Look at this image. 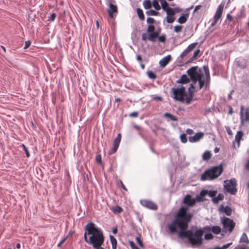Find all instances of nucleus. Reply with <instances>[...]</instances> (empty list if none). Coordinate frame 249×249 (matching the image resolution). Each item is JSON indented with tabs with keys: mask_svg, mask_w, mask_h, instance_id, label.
<instances>
[{
	"mask_svg": "<svg viewBox=\"0 0 249 249\" xmlns=\"http://www.w3.org/2000/svg\"><path fill=\"white\" fill-rule=\"evenodd\" d=\"M187 72L192 82L188 89V93H187L185 88L182 86L173 87L172 91L176 100L189 105L193 100L195 92L204 87L206 89L209 87L211 77L209 68L205 65L202 68L198 66L192 67L188 70Z\"/></svg>",
	"mask_w": 249,
	"mask_h": 249,
	"instance_id": "f257e3e1",
	"label": "nucleus"
},
{
	"mask_svg": "<svg viewBox=\"0 0 249 249\" xmlns=\"http://www.w3.org/2000/svg\"><path fill=\"white\" fill-rule=\"evenodd\" d=\"M187 207H181L178 211L175 218L168 225V229L171 233L177 232L178 227L180 231L178 233L180 238H186L193 247L200 246L203 243L202 236L204 231L201 229L193 232L192 230H187L189 224L193 216V213H188Z\"/></svg>",
	"mask_w": 249,
	"mask_h": 249,
	"instance_id": "f03ea898",
	"label": "nucleus"
},
{
	"mask_svg": "<svg viewBox=\"0 0 249 249\" xmlns=\"http://www.w3.org/2000/svg\"><path fill=\"white\" fill-rule=\"evenodd\" d=\"M84 240L91 245L94 249H104L101 247L104 242V236L101 229L96 227L95 224L90 222L85 227Z\"/></svg>",
	"mask_w": 249,
	"mask_h": 249,
	"instance_id": "7ed1b4c3",
	"label": "nucleus"
},
{
	"mask_svg": "<svg viewBox=\"0 0 249 249\" xmlns=\"http://www.w3.org/2000/svg\"><path fill=\"white\" fill-rule=\"evenodd\" d=\"M223 169L222 165L215 166L211 169L207 170L201 177L202 180L207 179H213L219 176L223 172Z\"/></svg>",
	"mask_w": 249,
	"mask_h": 249,
	"instance_id": "20e7f679",
	"label": "nucleus"
},
{
	"mask_svg": "<svg viewBox=\"0 0 249 249\" xmlns=\"http://www.w3.org/2000/svg\"><path fill=\"white\" fill-rule=\"evenodd\" d=\"M224 183L225 190L231 195H235L237 192L236 179L232 178L230 180H225Z\"/></svg>",
	"mask_w": 249,
	"mask_h": 249,
	"instance_id": "39448f33",
	"label": "nucleus"
},
{
	"mask_svg": "<svg viewBox=\"0 0 249 249\" xmlns=\"http://www.w3.org/2000/svg\"><path fill=\"white\" fill-rule=\"evenodd\" d=\"M240 124L242 126L244 125L245 123L249 122V107L245 109L243 105L240 107Z\"/></svg>",
	"mask_w": 249,
	"mask_h": 249,
	"instance_id": "423d86ee",
	"label": "nucleus"
},
{
	"mask_svg": "<svg viewBox=\"0 0 249 249\" xmlns=\"http://www.w3.org/2000/svg\"><path fill=\"white\" fill-rule=\"evenodd\" d=\"M224 3L221 2L218 6L215 13L214 14V15L213 17V20L211 24V26H214L218 20L221 18L223 11L224 7Z\"/></svg>",
	"mask_w": 249,
	"mask_h": 249,
	"instance_id": "0eeeda50",
	"label": "nucleus"
},
{
	"mask_svg": "<svg viewBox=\"0 0 249 249\" xmlns=\"http://www.w3.org/2000/svg\"><path fill=\"white\" fill-rule=\"evenodd\" d=\"M221 222L224 228L228 229L230 232H231L235 227V223L229 218L224 216L221 218Z\"/></svg>",
	"mask_w": 249,
	"mask_h": 249,
	"instance_id": "6e6552de",
	"label": "nucleus"
},
{
	"mask_svg": "<svg viewBox=\"0 0 249 249\" xmlns=\"http://www.w3.org/2000/svg\"><path fill=\"white\" fill-rule=\"evenodd\" d=\"M140 203L142 206L150 210L155 211L158 208V206L156 203L149 200H141Z\"/></svg>",
	"mask_w": 249,
	"mask_h": 249,
	"instance_id": "1a4fd4ad",
	"label": "nucleus"
},
{
	"mask_svg": "<svg viewBox=\"0 0 249 249\" xmlns=\"http://www.w3.org/2000/svg\"><path fill=\"white\" fill-rule=\"evenodd\" d=\"M115 1L114 0H112L108 1V8L107 9V11L109 15V17L112 18H113V14L117 13L118 9L116 5H114L113 3H115Z\"/></svg>",
	"mask_w": 249,
	"mask_h": 249,
	"instance_id": "9d476101",
	"label": "nucleus"
},
{
	"mask_svg": "<svg viewBox=\"0 0 249 249\" xmlns=\"http://www.w3.org/2000/svg\"><path fill=\"white\" fill-rule=\"evenodd\" d=\"M121 137H122L121 134L120 133H119L118 134L117 136L116 137V138L114 139V140L113 141V147L108 152L109 155H111V154L114 153L115 152H116V151H117V150L118 149V148L119 147V144H120L121 139Z\"/></svg>",
	"mask_w": 249,
	"mask_h": 249,
	"instance_id": "9b49d317",
	"label": "nucleus"
},
{
	"mask_svg": "<svg viewBox=\"0 0 249 249\" xmlns=\"http://www.w3.org/2000/svg\"><path fill=\"white\" fill-rule=\"evenodd\" d=\"M197 45V42L193 43L190 44L187 48L183 51V52L180 54V57L183 58L186 56L190 52H191Z\"/></svg>",
	"mask_w": 249,
	"mask_h": 249,
	"instance_id": "f8f14e48",
	"label": "nucleus"
},
{
	"mask_svg": "<svg viewBox=\"0 0 249 249\" xmlns=\"http://www.w3.org/2000/svg\"><path fill=\"white\" fill-rule=\"evenodd\" d=\"M204 133L202 132H198L196 133L194 136L189 137V141L191 142H198L201 139L203 138Z\"/></svg>",
	"mask_w": 249,
	"mask_h": 249,
	"instance_id": "ddd939ff",
	"label": "nucleus"
},
{
	"mask_svg": "<svg viewBox=\"0 0 249 249\" xmlns=\"http://www.w3.org/2000/svg\"><path fill=\"white\" fill-rule=\"evenodd\" d=\"M183 202L185 204H188L189 206H193L196 202V200L194 198H192L191 196L187 195L183 199Z\"/></svg>",
	"mask_w": 249,
	"mask_h": 249,
	"instance_id": "4468645a",
	"label": "nucleus"
},
{
	"mask_svg": "<svg viewBox=\"0 0 249 249\" xmlns=\"http://www.w3.org/2000/svg\"><path fill=\"white\" fill-rule=\"evenodd\" d=\"M171 60V56L170 55H168L162 58L159 62L160 66L162 67H165L169 61Z\"/></svg>",
	"mask_w": 249,
	"mask_h": 249,
	"instance_id": "2eb2a0df",
	"label": "nucleus"
},
{
	"mask_svg": "<svg viewBox=\"0 0 249 249\" xmlns=\"http://www.w3.org/2000/svg\"><path fill=\"white\" fill-rule=\"evenodd\" d=\"M204 230L207 231H210L212 230V232L214 234H218L221 231L220 228L218 226H213L212 228L207 226L204 227Z\"/></svg>",
	"mask_w": 249,
	"mask_h": 249,
	"instance_id": "dca6fc26",
	"label": "nucleus"
},
{
	"mask_svg": "<svg viewBox=\"0 0 249 249\" xmlns=\"http://www.w3.org/2000/svg\"><path fill=\"white\" fill-rule=\"evenodd\" d=\"M190 79L191 80L190 77L189 78L186 74H183L181 76L180 78L177 81V83L186 84L190 82Z\"/></svg>",
	"mask_w": 249,
	"mask_h": 249,
	"instance_id": "f3484780",
	"label": "nucleus"
},
{
	"mask_svg": "<svg viewBox=\"0 0 249 249\" xmlns=\"http://www.w3.org/2000/svg\"><path fill=\"white\" fill-rule=\"evenodd\" d=\"M220 211L224 212L228 216L231 214V209L230 207L221 206L220 208Z\"/></svg>",
	"mask_w": 249,
	"mask_h": 249,
	"instance_id": "a211bd4d",
	"label": "nucleus"
},
{
	"mask_svg": "<svg viewBox=\"0 0 249 249\" xmlns=\"http://www.w3.org/2000/svg\"><path fill=\"white\" fill-rule=\"evenodd\" d=\"M188 17V13L182 14L181 16L178 19V22L180 24L184 23L187 21Z\"/></svg>",
	"mask_w": 249,
	"mask_h": 249,
	"instance_id": "6ab92c4d",
	"label": "nucleus"
},
{
	"mask_svg": "<svg viewBox=\"0 0 249 249\" xmlns=\"http://www.w3.org/2000/svg\"><path fill=\"white\" fill-rule=\"evenodd\" d=\"M208 191L207 190H202L199 194V196H196V199L198 201H203L204 199V197L206 196L208 194Z\"/></svg>",
	"mask_w": 249,
	"mask_h": 249,
	"instance_id": "aec40b11",
	"label": "nucleus"
},
{
	"mask_svg": "<svg viewBox=\"0 0 249 249\" xmlns=\"http://www.w3.org/2000/svg\"><path fill=\"white\" fill-rule=\"evenodd\" d=\"M148 36V39L151 41L154 42L155 41L156 38L158 37L159 33L156 32L149 33Z\"/></svg>",
	"mask_w": 249,
	"mask_h": 249,
	"instance_id": "412c9836",
	"label": "nucleus"
},
{
	"mask_svg": "<svg viewBox=\"0 0 249 249\" xmlns=\"http://www.w3.org/2000/svg\"><path fill=\"white\" fill-rule=\"evenodd\" d=\"M111 210L114 213L118 214L121 213L123 209L120 206L117 205L112 207Z\"/></svg>",
	"mask_w": 249,
	"mask_h": 249,
	"instance_id": "4be33fe9",
	"label": "nucleus"
},
{
	"mask_svg": "<svg viewBox=\"0 0 249 249\" xmlns=\"http://www.w3.org/2000/svg\"><path fill=\"white\" fill-rule=\"evenodd\" d=\"M243 136V132L242 131H238L235 135V140L237 142L238 146L240 145V141L241 140Z\"/></svg>",
	"mask_w": 249,
	"mask_h": 249,
	"instance_id": "5701e85b",
	"label": "nucleus"
},
{
	"mask_svg": "<svg viewBox=\"0 0 249 249\" xmlns=\"http://www.w3.org/2000/svg\"><path fill=\"white\" fill-rule=\"evenodd\" d=\"M163 116L166 118H169L170 120L173 121H178V118L175 116L171 114L170 113L166 112L164 114Z\"/></svg>",
	"mask_w": 249,
	"mask_h": 249,
	"instance_id": "b1692460",
	"label": "nucleus"
},
{
	"mask_svg": "<svg viewBox=\"0 0 249 249\" xmlns=\"http://www.w3.org/2000/svg\"><path fill=\"white\" fill-rule=\"evenodd\" d=\"M109 238H110V242L112 245V249H116L117 242L116 238L113 235H109Z\"/></svg>",
	"mask_w": 249,
	"mask_h": 249,
	"instance_id": "393cba45",
	"label": "nucleus"
},
{
	"mask_svg": "<svg viewBox=\"0 0 249 249\" xmlns=\"http://www.w3.org/2000/svg\"><path fill=\"white\" fill-rule=\"evenodd\" d=\"M224 196L222 194H219L217 196L213 198L212 201L214 204H217L220 200H223Z\"/></svg>",
	"mask_w": 249,
	"mask_h": 249,
	"instance_id": "a878e982",
	"label": "nucleus"
},
{
	"mask_svg": "<svg viewBox=\"0 0 249 249\" xmlns=\"http://www.w3.org/2000/svg\"><path fill=\"white\" fill-rule=\"evenodd\" d=\"M240 243H245L246 244L249 243V240L247 235L246 233L244 232L242 234V235L240 239Z\"/></svg>",
	"mask_w": 249,
	"mask_h": 249,
	"instance_id": "bb28decb",
	"label": "nucleus"
},
{
	"mask_svg": "<svg viewBox=\"0 0 249 249\" xmlns=\"http://www.w3.org/2000/svg\"><path fill=\"white\" fill-rule=\"evenodd\" d=\"M161 7L162 10L165 11L168 8H169V4L165 0H160Z\"/></svg>",
	"mask_w": 249,
	"mask_h": 249,
	"instance_id": "cd10ccee",
	"label": "nucleus"
},
{
	"mask_svg": "<svg viewBox=\"0 0 249 249\" xmlns=\"http://www.w3.org/2000/svg\"><path fill=\"white\" fill-rule=\"evenodd\" d=\"M211 152L210 151H206L203 154L202 158L204 160H208L211 159Z\"/></svg>",
	"mask_w": 249,
	"mask_h": 249,
	"instance_id": "c85d7f7f",
	"label": "nucleus"
},
{
	"mask_svg": "<svg viewBox=\"0 0 249 249\" xmlns=\"http://www.w3.org/2000/svg\"><path fill=\"white\" fill-rule=\"evenodd\" d=\"M137 13L138 16L141 20H144V15L143 14V11L140 8L137 9Z\"/></svg>",
	"mask_w": 249,
	"mask_h": 249,
	"instance_id": "c756f323",
	"label": "nucleus"
},
{
	"mask_svg": "<svg viewBox=\"0 0 249 249\" xmlns=\"http://www.w3.org/2000/svg\"><path fill=\"white\" fill-rule=\"evenodd\" d=\"M143 6L145 9H150L151 7V2L150 0H145L143 2Z\"/></svg>",
	"mask_w": 249,
	"mask_h": 249,
	"instance_id": "7c9ffc66",
	"label": "nucleus"
},
{
	"mask_svg": "<svg viewBox=\"0 0 249 249\" xmlns=\"http://www.w3.org/2000/svg\"><path fill=\"white\" fill-rule=\"evenodd\" d=\"M146 14L148 16H158L160 13L159 12L151 9L146 11Z\"/></svg>",
	"mask_w": 249,
	"mask_h": 249,
	"instance_id": "2f4dec72",
	"label": "nucleus"
},
{
	"mask_svg": "<svg viewBox=\"0 0 249 249\" xmlns=\"http://www.w3.org/2000/svg\"><path fill=\"white\" fill-rule=\"evenodd\" d=\"M165 12H166L167 16H174L175 15V12L174 9L171 7L168 8Z\"/></svg>",
	"mask_w": 249,
	"mask_h": 249,
	"instance_id": "473e14b6",
	"label": "nucleus"
},
{
	"mask_svg": "<svg viewBox=\"0 0 249 249\" xmlns=\"http://www.w3.org/2000/svg\"><path fill=\"white\" fill-rule=\"evenodd\" d=\"M147 74L148 77L151 79H155L157 78L156 75L152 71H148Z\"/></svg>",
	"mask_w": 249,
	"mask_h": 249,
	"instance_id": "72a5a7b5",
	"label": "nucleus"
},
{
	"mask_svg": "<svg viewBox=\"0 0 249 249\" xmlns=\"http://www.w3.org/2000/svg\"><path fill=\"white\" fill-rule=\"evenodd\" d=\"M152 5L154 8L157 10H159L161 8L160 5L159 4L158 0H153Z\"/></svg>",
	"mask_w": 249,
	"mask_h": 249,
	"instance_id": "f704fd0d",
	"label": "nucleus"
},
{
	"mask_svg": "<svg viewBox=\"0 0 249 249\" xmlns=\"http://www.w3.org/2000/svg\"><path fill=\"white\" fill-rule=\"evenodd\" d=\"M231 244H232V243L231 242V243H228L226 245H224L221 247H214V249H226L228 248H229L230 247V246L231 245Z\"/></svg>",
	"mask_w": 249,
	"mask_h": 249,
	"instance_id": "c9c22d12",
	"label": "nucleus"
},
{
	"mask_svg": "<svg viewBox=\"0 0 249 249\" xmlns=\"http://www.w3.org/2000/svg\"><path fill=\"white\" fill-rule=\"evenodd\" d=\"M200 53V50L199 49H197L196 50L194 53L193 57H192V60H196L197 58L198 55Z\"/></svg>",
	"mask_w": 249,
	"mask_h": 249,
	"instance_id": "e433bc0d",
	"label": "nucleus"
},
{
	"mask_svg": "<svg viewBox=\"0 0 249 249\" xmlns=\"http://www.w3.org/2000/svg\"><path fill=\"white\" fill-rule=\"evenodd\" d=\"M147 32L148 33L156 32L155 31V26L154 25H149L147 29Z\"/></svg>",
	"mask_w": 249,
	"mask_h": 249,
	"instance_id": "4c0bfd02",
	"label": "nucleus"
},
{
	"mask_svg": "<svg viewBox=\"0 0 249 249\" xmlns=\"http://www.w3.org/2000/svg\"><path fill=\"white\" fill-rule=\"evenodd\" d=\"M180 139L181 142H182L183 143H186L187 142V138L186 137V135L184 133L181 134L180 136Z\"/></svg>",
	"mask_w": 249,
	"mask_h": 249,
	"instance_id": "58836bf2",
	"label": "nucleus"
},
{
	"mask_svg": "<svg viewBox=\"0 0 249 249\" xmlns=\"http://www.w3.org/2000/svg\"><path fill=\"white\" fill-rule=\"evenodd\" d=\"M175 19V18L173 16H167L166 17V21L168 23H173Z\"/></svg>",
	"mask_w": 249,
	"mask_h": 249,
	"instance_id": "ea45409f",
	"label": "nucleus"
},
{
	"mask_svg": "<svg viewBox=\"0 0 249 249\" xmlns=\"http://www.w3.org/2000/svg\"><path fill=\"white\" fill-rule=\"evenodd\" d=\"M182 26L176 25L174 27V31L176 33H179L182 31Z\"/></svg>",
	"mask_w": 249,
	"mask_h": 249,
	"instance_id": "a19ab883",
	"label": "nucleus"
},
{
	"mask_svg": "<svg viewBox=\"0 0 249 249\" xmlns=\"http://www.w3.org/2000/svg\"><path fill=\"white\" fill-rule=\"evenodd\" d=\"M204 238L206 240H211L213 238V236L212 233H208L205 234Z\"/></svg>",
	"mask_w": 249,
	"mask_h": 249,
	"instance_id": "79ce46f5",
	"label": "nucleus"
},
{
	"mask_svg": "<svg viewBox=\"0 0 249 249\" xmlns=\"http://www.w3.org/2000/svg\"><path fill=\"white\" fill-rule=\"evenodd\" d=\"M216 193L217 191L212 190L208 191L207 194L210 197H214L216 195Z\"/></svg>",
	"mask_w": 249,
	"mask_h": 249,
	"instance_id": "37998d69",
	"label": "nucleus"
},
{
	"mask_svg": "<svg viewBox=\"0 0 249 249\" xmlns=\"http://www.w3.org/2000/svg\"><path fill=\"white\" fill-rule=\"evenodd\" d=\"M22 146L23 148V150L24 151V152L25 153L26 156L27 158H29L30 157V153H29L27 148L25 146V145L24 144H22Z\"/></svg>",
	"mask_w": 249,
	"mask_h": 249,
	"instance_id": "c03bdc74",
	"label": "nucleus"
},
{
	"mask_svg": "<svg viewBox=\"0 0 249 249\" xmlns=\"http://www.w3.org/2000/svg\"><path fill=\"white\" fill-rule=\"evenodd\" d=\"M146 21H147V23L149 24V25H153L155 21V19L153 18H150V17H149L147 18Z\"/></svg>",
	"mask_w": 249,
	"mask_h": 249,
	"instance_id": "a18cd8bd",
	"label": "nucleus"
},
{
	"mask_svg": "<svg viewBox=\"0 0 249 249\" xmlns=\"http://www.w3.org/2000/svg\"><path fill=\"white\" fill-rule=\"evenodd\" d=\"M95 160H96V162H98V163H99L100 164H101L102 163V158H101V156L100 155H96Z\"/></svg>",
	"mask_w": 249,
	"mask_h": 249,
	"instance_id": "49530a36",
	"label": "nucleus"
},
{
	"mask_svg": "<svg viewBox=\"0 0 249 249\" xmlns=\"http://www.w3.org/2000/svg\"><path fill=\"white\" fill-rule=\"evenodd\" d=\"M129 245L132 249H139L138 247L136 245L134 242L131 241H129Z\"/></svg>",
	"mask_w": 249,
	"mask_h": 249,
	"instance_id": "de8ad7c7",
	"label": "nucleus"
},
{
	"mask_svg": "<svg viewBox=\"0 0 249 249\" xmlns=\"http://www.w3.org/2000/svg\"><path fill=\"white\" fill-rule=\"evenodd\" d=\"M68 236H65L63 239H62L59 243L57 244V247L60 248L61 245L65 242V241L67 240L68 238Z\"/></svg>",
	"mask_w": 249,
	"mask_h": 249,
	"instance_id": "09e8293b",
	"label": "nucleus"
},
{
	"mask_svg": "<svg viewBox=\"0 0 249 249\" xmlns=\"http://www.w3.org/2000/svg\"><path fill=\"white\" fill-rule=\"evenodd\" d=\"M158 40L160 42H164L166 40L165 36H161L158 37Z\"/></svg>",
	"mask_w": 249,
	"mask_h": 249,
	"instance_id": "8fccbe9b",
	"label": "nucleus"
},
{
	"mask_svg": "<svg viewBox=\"0 0 249 249\" xmlns=\"http://www.w3.org/2000/svg\"><path fill=\"white\" fill-rule=\"evenodd\" d=\"M142 39L143 41H146L148 39V36L146 33H142Z\"/></svg>",
	"mask_w": 249,
	"mask_h": 249,
	"instance_id": "3c124183",
	"label": "nucleus"
},
{
	"mask_svg": "<svg viewBox=\"0 0 249 249\" xmlns=\"http://www.w3.org/2000/svg\"><path fill=\"white\" fill-rule=\"evenodd\" d=\"M129 116L131 117H137L138 116V112H133L129 114Z\"/></svg>",
	"mask_w": 249,
	"mask_h": 249,
	"instance_id": "603ef678",
	"label": "nucleus"
},
{
	"mask_svg": "<svg viewBox=\"0 0 249 249\" xmlns=\"http://www.w3.org/2000/svg\"><path fill=\"white\" fill-rule=\"evenodd\" d=\"M136 240H137V242L138 243V244L142 247H143V243H142V240H141L140 238V237H137L136 238Z\"/></svg>",
	"mask_w": 249,
	"mask_h": 249,
	"instance_id": "864d4df0",
	"label": "nucleus"
},
{
	"mask_svg": "<svg viewBox=\"0 0 249 249\" xmlns=\"http://www.w3.org/2000/svg\"><path fill=\"white\" fill-rule=\"evenodd\" d=\"M31 45V42L28 40L25 42V46L24 47V49H27Z\"/></svg>",
	"mask_w": 249,
	"mask_h": 249,
	"instance_id": "5fc2aeb1",
	"label": "nucleus"
},
{
	"mask_svg": "<svg viewBox=\"0 0 249 249\" xmlns=\"http://www.w3.org/2000/svg\"><path fill=\"white\" fill-rule=\"evenodd\" d=\"M55 17H56V15L55 13H52L51 15V16L50 17V19L53 21L54 20L55 18Z\"/></svg>",
	"mask_w": 249,
	"mask_h": 249,
	"instance_id": "6e6d98bb",
	"label": "nucleus"
},
{
	"mask_svg": "<svg viewBox=\"0 0 249 249\" xmlns=\"http://www.w3.org/2000/svg\"><path fill=\"white\" fill-rule=\"evenodd\" d=\"M226 130L228 134L229 135H232V131H231V128L229 126H226Z\"/></svg>",
	"mask_w": 249,
	"mask_h": 249,
	"instance_id": "4d7b16f0",
	"label": "nucleus"
},
{
	"mask_svg": "<svg viewBox=\"0 0 249 249\" xmlns=\"http://www.w3.org/2000/svg\"><path fill=\"white\" fill-rule=\"evenodd\" d=\"M152 99L154 100L161 101L162 98L160 96H153Z\"/></svg>",
	"mask_w": 249,
	"mask_h": 249,
	"instance_id": "13d9d810",
	"label": "nucleus"
},
{
	"mask_svg": "<svg viewBox=\"0 0 249 249\" xmlns=\"http://www.w3.org/2000/svg\"><path fill=\"white\" fill-rule=\"evenodd\" d=\"M228 107H229V110L228 114V115H231L233 113V109H232V107L230 106H229Z\"/></svg>",
	"mask_w": 249,
	"mask_h": 249,
	"instance_id": "bf43d9fd",
	"label": "nucleus"
},
{
	"mask_svg": "<svg viewBox=\"0 0 249 249\" xmlns=\"http://www.w3.org/2000/svg\"><path fill=\"white\" fill-rule=\"evenodd\" d=\"M186 132L188 134L191 135L193 134L194 131L191 129L188 128L186 130Z\"/></svg>",
	"mask_w": 249,
	"mask_h": 249,
	"instance_id": "052dcab7",
	"label": "nucleus"
},
{
	"mask_svg": "<svg viewBox=\"0 0 249 249\" xmlns=\"http://www.w3.org/2000/svg\"><path fill=\"white\" fill-rule=\"evenodd\" d=\"M233 91H234L233 90H232L231 91V92L229 94L228 96V99L229 100L231 99V98H232L231 95H232V94L233 92Z\"/></svg>",
	"mask_w": 249,
	"mask_h": 249,
	"instance_id": "680f3d73",
	"label": "nucleus"
},
{
	"mask_svg": "<svg viewBox=\"0 0 249 249\" xmlns=\"http://www.w3.org/2000/svg\"><path fill=\"white\" fill-rule=\"evenodd\" d=\"M227 18L228 19L230 20H232L233 19V17L230 14H228L227 15Z\"/></svg>",
	"mask_w": 249,
	"mask_h": 249,
	"instance_id": "e2e57ef3",
	"label": "nucleus"
},
{
	"mask_svg": "<svg viewBox=\"0 0 249 249\" xmlns=\"http://www.w3.org/2000/svg\"><path fill=\"white\" fill-rule=\"evenodd\" d=\"M121 187L122 188L125 190V191H127V189L125 187V186H124V185L123 184V182L122 181H121Z\"/></svg>",
	"mask_w": 249,
	"mask_h": 249,
	"instance_id": "0e129e2a",
	"label": "nucleus"
},
{
	"mask_svg": "<svg viewBox=\"0 0 249 249\" xmlns=\"http://www.w3.org/2000/svg\"><path fill=\"white\" fill-rule=\"evenodd\" d=\"M136 59L138 61H140L142 60L141 55L140 54H138L136 57Z\"/></svg>",
	"mask_w": 249,
	"mask_h": 249,
	"instance_id": "69168bd1",
	"label": "nucleus"
},
{
	"mask_svg": "<svg viewBox=\"0 0 249 249\" xmlns=\"http://www.w3.org/2000/svg\"><path fill=\"white\" fill-rule=\"evenodd\" d=\"M118 229L117 228H114L112 230V232L113 234H116L117 233Z\"/></svg>",
	"mask_w": 249,
	"mask_h": 249,
	"instance_id": "338daca9",
	"label": "nucleus"
},
{
	"mask_svg": "<svg viewBox=\"0 0 249 249\" xmlns=\"http://www.w3.org/2000/svg\"><path fill=\"white\" fill-rule=\"evenodd\" d=\"M201 7H202V6L201 5H198L196 6L195 8L196 9V10L197 11V10H199Z\"/></svg>",
	"mask_w": 249,
	"mask_h": 249,
	"instance_id": "774afa93",
	"label": "nucleus"
}]
</instances>
